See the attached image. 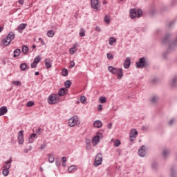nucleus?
<instances>
[{
  "label": "nucleus",
  "mask_w": 177,
  "mask_h": 177,
  "mask_svg": "<svg viewBox=\"0 0 177 177\" xmlns=\"http://www.w3.org/2000/svg\"><path fill=\"white\" fill-rule=\"evenodd\" d=\"M58 97H59V95L56 93H53L48 95L47 98L48 104H56V103H57Z\"/></svg>",
  "instance_id": "2"
},
{
  "label": "nucleus",
  "mask_w": 177,
  "mask_h": 177,
  "mask_svg": "<svg viewBox=\"0 0 177 177\" xmlns=\"http://www.w3.org/2000/svg\"><path fill=\"white\" fill-rule=\"evenodd\" d=\"M97 109L98 111H102V110H103V106H102V104H100L97 106Z\"/></svg>",
  "instance_id": "50"
},
{
  "label": "nucleus",
  "mask_w": 177,
  "mask_h": 177,
  "mask_svg": "<svg viewBox=\"0 0 177 177\" xmlns=\"http://www.w3.org/2000/svg\"><path fill=\"white\" fill-rule=\"evenodd\" d=\"M104 22L106 24H110V17L109 16H105L104 17Z\"/></svg>",
  "instance_id": "41"
},
{
  "label": "nucleus",
  "mask_w": 177,
  "mask_h": 177,
  "mask_svg": "<svg viewBox=\"0 0 177 177\" xmlns=\"http://www.w3.org/2000/svg\"><path fill=\"white\" fill-rule=\"evenodd\" d=\"M136 17L139 19V17H142V15H143V12L142 11L141 9L136 10Z\"/></svg>",
  "instance_id": "27"
},
{
  "label": "nucleus",
  "mask_w": 177,
  "mask_h": 177,
  "mask_svg": "<svg viewBox=\"0 0 177 177\" xmlns=\"http://www.w3.org/2000/svg\"><path fill=\"white\" fill-rule=\"evenodd\" d=\"M62 74L63 77H67L68 75V71L66 68L62 69Z\"/></svg>",
  "instance_id": "35"
},
{
  "label": "nucleus",
  "mask_w": 177,
  "mask_h": 177,
  "mask_svg": "<svg viewBox=\"0 0 177 177\" xmlns=\"http://www.w3.org/2000/svg\"><path fill=\"white\" fill-rule=\"evenodd\" d=\"M78 124H80V120H78V116L77 115H75L68 120L69 127H75V125H78Z\"/></svg>",
  "instance_id": "5"
},
{
  "label": "nucleus",
  "mask_w": 177,
  "mask_h": 177,
  "mask_svg": "<svg viewBox=\"0 0 177 177\" xmlns=\"http://www.w3.org/2000/svg\"><path fill=\"white\" fill-rule=\"evenodd\" d=\"M102 138H103L102 133H97V135L92 138L93 146H97Z\"/></svg>",
  "instance_id": "4"
},
{
  "label": "nucleus",
  "mask_w": 177,
  "mask_h": 177,
  "mask_svg": "<svg viewBox=\"0 0 177 177\" xmlns=\"http://www.w3.org/2000/svg\"><path fill=\"white\" fill-rule=\"evenodd\" d=\"M148 15L149 17H155L156 16V3H151L148 8Z\"/></svg>",
  "instance_id": "3"
},
{
  "label": "nucleus",
  "mask_w": 177,
  "mask_h": 177,
  "mask_svg": "<svg viewBox=\"0 0 177 177\" xmlns=\"http://www.w3.org/2000/svg\"><path fill=\"white\" fill-rule=\"evenodd\" d=\"M35 136H37L36 133H32L28 138V143H34L35 142Z\"/></svg>",
  "instance_id": "22"
},
{
  "label": "nucleus",
  "mask_w": 177,
  "mask_h": 177,
  "mask_svg": "<svg viewBox=\"0 0 177 177\" xmlns=\"http://www.w3.org/2000/svg\"><path fill=\"white\" fill-rule=\"evenodd\" d=\"M62 167H63L64 168H66V162H63V163H62Z\"/></svg>",
  "instance_id": "63"
},
{
  "label": "nucleus",
  "mask_w": 177,
  "mask_h": 177,
  "mask_svg": "<svg viewBox=\"0 0 177 177\" xmlns=\"http://www.w3.org/2000/svg\"><path fill=\"white\" fill-rule=\"evenodd\" d=\"M12 158H10V160L7 162L3 165V169H10L12 164Z\"/></svg>",
  "instance_id": "15"
},
{
  "label": "nucleus",
  "mask_w": 177,
  "mask_h": 177,
  "mask_svg": "<svg viewBox=\"0 0 177 177\" xmlns=\"http://www.w3.org/2000/svg\"><path fill=\"white\" fill-rule=\"evenodd\" d=\"M148 127L147 126H142L141 127L142 131H147Z\"/></svg>",
  "instance_id": "54"
},
{
  "label": "nucleus",
  "mask_w": 177,
  "mask_h": 177,
  "mask_svg": "<svg viewBox=\"0 0 177 177\" xmlns=\"http://www.w3.org/2000/svg\"><path fill=\"white\" fill-rule=\"evenodd\" d=\"M74 66H75V62H74V61H71L70 65H69L70 68H73V67H74Z\"/></svg>",
  "instance_id": "48"
},
{
  "label": "nucleus",
  "mask_w": 177,
  "mask_h": 177,
  "mask_svg": "<svg viewBox=\"0 0 177 177\" xmlns=\"http://www.w3.org/2000/svg\"><path fill=\"white\" fill-rule=\"evenodd\" d=\"M39 42H41V45H45V41H44V39H42V38L39 37Z\"/></svg>",
  "instance_id": "52"
},
{
  "label": "nucleus",
  "mask_w": 177,
  "mask_h": 177,
  "mask_svg": "<svg viewBox=\"0 0 177 177\" xmlns=\"http://www.w3.org/2000/svg\"><path fill=\"white\" fill-rule=\"evenodd\" d=\"M138 153L140 157H145L146 156V147L145 145L140 147Z\"/></svg>",
  "instance_id": "9"
},
{
  "label": "nucleus",
  "mask_w": 177,
  "mask_h": 177,
  "mask_svg": "<svg viewBox=\"0 0 177 177\" xmlns=\"http://www.w3.org/2000/svg\"><path fill=\"white\" fill-rule=\"evenodd\" d=\"M23 130H21L18 133V143L19 145H23L24 143V136L23 135Z\"/></svg>",
  "instance_id": "10"
},
{
  "label": "nucleus",
  "mask_w": 177,
  "mask_h": 177,
  "mask_svg": "<svg viewBox=\"0 0 177 177\" xmlns=\"http://www.w3.org/2000/svg\"><path fill=\"white\" fill-rule=\"evenodd\" d=\"M64 86L66 89H68L71 86V82L70 80H66L64 82Z\"/></svg>",
  "instance_id": "32"
},
{
  "label": "nucleus",
  "mask_w": 177,
  "mask_h": 177,
  "mask_svg": "<svg viewBox=\"0 0 177 177\" xmlns=\"http://www.w3.org/2000/svg\"><path fill=\"white\" fill-rule=\"evenodd\" d=\"M2 174L4 176H8L9 175V169H3Z\"/></svg>",
  "instance_id": "36"
},
{
  "label": "nucleus",
  "mask_w": 177,
  "mask_h": 177,
  "mask_svg": "<svg viewBox=\"0 0 177 177\" xmlns=\"http://www.w3.org/2000/svg\"><path fill=\"white\" fill-rule=\"evenodd\" d=\"M136 68H145V67H149V61L147 58L143 57L138 59V62L136 63Z\"/></svg>",
  "instance_id": "1"
},
{
  "label": "nucleus",
  "mask_w": 177,
  "mask_h": 177,
  "mask_svg": "<svg viewBox=\"0 0 177 177\" xmlns=\"http://www.w3.org/2000/svg\"><path fill=\"white\" fill-rule=\"evenodd\" d=\"M106 57L109 59V60H113V59H114V55H113L111 53H107Z\"/></svg>",
  "instance_id": "40"
},
{
  "label": "nucleus",
  "mask_w": 177,
  "mask_h": 177,
  "mask_svg": "<svg viewBox=\"0 0 177 177\" xmlns=\"http://www.w3.org/2000/svg\"><path fill=\"white\" fill-rule=\"evenodd\" d=\"M6 113H8V107L2 106L0 108V117H2V115H5Z\"/></svg>",
  "instance_id": "18"
},
{
  "label": "nucleus",
  "mask_w": 177,
  "mask_h": 177,
  "mask_svg": "<svg viewBox=\"0 0 177 177\" xmlns=\"http://www.w3.org/2000/svg\"><path fill=\"white\" fill-rule=\"evenodd\" d=\"M72 49H75V50H77V44H74L73 48H72Z\"/></svg>",
  "instance_id": "61"
},
{
  "label": "nucleus",
  "mask_w": 177,
  "mask_h": 177,
  "mask_svg": "<svg viewBox=\"0 0 177 177\" xmlns=\"http://www.w3.org/2000/svg\"><path fill=\"white\" fill-rule=\"evenodd\" d=\"M27 27V24H21L18 27H17V31L18 32L21 33V30H24Z\"/></svg>",
  "instance_id": "20"
},
{
  "label": "nucleus",
  "mask_w": 177,
  "mask_h": 177,
  "mask_svg": "<svg viewBox=\"0 0 177 177\" xmlns=\"http://www.w3.org/2000/svg\"><path fill=\"white\" fill-rule=\"evenodd\" d=\"M45 66L46 68H50L52 67V64H50V59H45Z\"/></svg>",
  "instance_id": "25"
},
{
  "label": "nucleus",
  "mask_w": 177,
  "mask_h": 177,
  "mask_svg": "<svg viewBox=\"0 0 177 177\" xmlns=\"http://www.w3.org/2000/svg\"><path fill=\"white\" fill-rule=\"evenodd\" d=\"M129 13L131 19L136 18V9H131Z\"/></svg>",
  "instance_id": "21"
},
{
  "label": "nucleus",
  "mask_w": 177,
  "mask_h": 177,
  "mask_svg": "<svg viewBox=\"0 0 177 177\" xmlns=\"http://www.w3.org/2000/svg\"><path fill=\"white\" fill-rule=\"evenodd\" d=\"M35 75H39V72H35Z\"/></svg>",
  "instance_id": "64"
},
{
  "label": "nucleus",
  "mask_w": 177,
  "mask_h": 177,
  "mask_svg": "<svg viewBox=\"0 0 177 177\" xmlns=\"http://www.w3.org/2000/svg\"><path fill=\"white\" fill-rule=\"evenodd\" d=\"M169 153V151L167 149L163 150V156H166L167 155H168Z\"/></svg>",
  "instance_id": "51"
},
{
  "label": "nucleus",
  "mask_w": 177,
  "mask_h": 177,
  "mask_svg": "<svg viewBox=\"0 0 177 177\" xmlns=\"http://www.w3.org/2000/svg\"><path fill=\"white\" fill-rule=\"evenodd\" d=\"M68 92V89L66 88L62 87L58 91V96H64Z\"/></svg>",
  "instance_id": "11"
},
{
  "label": "nucleus",
  "mask_w": 177,
  "mask_h": 177,
  "mask_svg": "<svg viewBox=\"0 0 177 177\" xmlns=\"http://www.w3.org/2000/svg\"><path fill=\"white\" fill-rule=\"evenodd\" d=\"M174 122H175V120L171 119V120L169 122V125H172V124H174Z\"/></svg>",
  "instance_id": "58"
},
{
  "label": "nucleus",
  "mask_w": 177,
  "mask_h": 177,
  "mask_svg": "<svg viewBox=\"0 0 177 177\" xmlns=\"http://www.w3.org/2000/svg\"><path fill=\"white\" fill-rule=\"evenodd\" d=\"M10 41L9 39H8L7 37L2 39V44L4 45V46H9L10 45Z\"/></svg>",
  "instance_id": "24"
},
{
  "label": "nucleus",
  "mask_w": 177,
  "mask_h": 177,
  "mask_svg": "<svg viewBox=\"0 0 177 177\" xmlns=\"http://www.w3.org/2000/svg\"><path fill=\"white\" fill-rule=\"evenodd\" d=\"M15 37H16V35L14 32H10L8 35L6 36L7 39L10 40V42H12L13 39H15Z\"/></svg>",
  "instance_id": "13"
},
{
  "label": "nucleus",
  "mask_w": 177,
  "mask_h": 177,
  "mask_svg": "<svg viewBox=\"0 0 177 177\" xmlns=\"http://www.w3.org/2000/svg\"><path fill=\"white\" fill-rule=\"evenodd\" d=\"M91 5L94 10H100V3L99 2V0H91Z\"/></svg>",
  "instance_id": "7"
},
{
  "label": "nucleus",
  "mask_w": 177,
  "mask_h": 177,
  "mask_svg": "<svg viewBox=\"0 0 177 177\" xmlns=\"http://www.w3.org/2000/svg\"><path fill=\"white\" fill-rule=\"evenodd\" d=\"M39 62H41V56L38 55L34 59L33 62L30 64V67L32 68H36V67H37V66H38V63H39Z\"/></svg>",
  "instance_id": "8"
},
{
  "label": "nucleus",
  "mask_w": 177,
  "mask_h": 177,
  "mask_svg": "<svg viewBox=\"0 0 177 177\" xmlns=\"http://www.w3.org/2000/svg\"><path fill=\"white\" fill-rule=\"evenodd\" d=\"M149 106H156V96H153L149 100Z\"/></svg>",
  "instance_id": "29"
},
{
  "label": "nucleus",
  "mask_w": 177,
  "mask_h": 177,
  "mask_svg": "<svg viewBox=\"0 0 177 177\" xmlns=\"http://www.w3.org/2000/svg\"><path fill=\"white\" fill-rule=\"evenodd\" d=\"M20 53H21V50L20 49H15L13 52V57H19V56H20Z\"/></svg>",
  "instance_id": "23"
},
{
  "label": "nucleus",
  "mask_w": 177,
  "mask_h": 177,
  "mask_svg": "<svg viewBox=\"0 0 177 177\" xmlns=\"http://www.w3.org/2000/svg\"><path fill=\"white\" fill-rule=\"evenodd\" d=\"M46 147V145H41V149H45Z\"/></svg>",
  "instance_id": "60"
},
{
  "label": "nucleus",
  "mask_w": 177,
  "mask_h": 177,
  "mask_svg": "<svg viewBox=\"0 0 177 177\" xmlns=\"http://www.w3.org/2000/svg\"><path fill=\"white\" fill-rule=\"evenodd\" d=\"M22 52L26 54L27 52H28V47L27 46H22Z\"/></svg>",
  "instance_id": "39"
},
{
  "label": "nucleus",
  "mask_w": 177,
  "mask_h": 177,
  "mask_svg": "<svg viewBox=\"0 0 177 177\" xmlns=\"http://www.w3.org/2000/svg\"><path fill=\"white\" fill-rule=\"evenodd\" d=\"M47 35L49 38H53L55 35V32H53V30H48L47 32Z\"/></svg>",
  "instance_id": "33"
},
{
  "label": "nucleus",
  "mask_w": 177,
  "mask_h": 177,
  "mask_svg": "<svg viewBox=\"0 0 177 177\" xmlns=\"http://www.w3.org/2000/svg\"><path fill=\"white\" fill-rule=\"evenodd\" d=\"M95 30V31H97V32H100V31H102V29L99 26H96Z\"/></svg>",
  "instance_id": "53"
},
{
  "label": "nucleus",
  "mask_w": 177,
  "mask_h": 177,
  "mask_svg": "<svg viewBox=\"0 0 177 177\" xmlns=\"http://www.w3.org/2000/svg\"><path fill=\"white\" fill-rule=\"evenodd\" d=\"M115 75H117L118 80H121L122 77H124V73H122V68H118L117 72L115 73Z\"/></svg>",
  "instance_id": "12"
},
{
  "label": "nucleus",
  "mask_w": 177,
  "mask_h": 177,
  "mask_svg": "<svg viewBox=\"0 0 177 177\" xmlns=\"http://www.w3.org/2000/svg\"><path fill=\"white\" fill-rule=\"evenodd\" d=\"M123 66L125 68H128L129 67H131V58L129 57L126 58L123 64Z\"/></svg>",
  "instance_id": "14"
},
{
  "label": "nucleus",
  "mask_w": 177,
  "mask_h": 177,
  "mask_svg": "<svg viewBox=\"0 0 177 177\" xmlns=\"http://www.w3.org/2000/svg\"><path fill=\"white\" fill-rule=\"evenodd\" d=\"M48 161L50 164L55 162V156H53V155L48 153Z\"/></svg>",
  "instance_id": "28"
},
{
  "label": "nucleus",
  "mask_w": 177,
  "mask_h": 177,
  "mask_svg": "<svg viewBox=\"0 0 177 177\" xmlns=\"http://www.w3.org/2000/svg\"><path fill=\"white\" fill-rule=\"evenodd\" d=\"M177 83V77L174 78L172 83H171V86L174 87L175 86V84Z\"/></svg>",
  "instance_id": "49"
},
{
  "label": "nucleus",
  "mask_w": 177,
  "mask_h": 177,
  "mask_svg": "<svg viewBox=\"0 0 177 177\" xmlns=\"http://www.w3.org/2000/svg\"><path fill=\"white\" fill-rule=\"evenodd\" d=\"M28 151H30V150L28 149H26L24 150V153H28Z\"/></svg>",
  "instance_id": "62"
},
{
  "label": "nucleus",
  "mask_w": 177,
  "mask_h": 177,
  "mask_svg": "<svg viewBox=\"0 0 177 177\" xmlns=\"http://www.w3.org/2000/svg\"><path fill=\"white\" fill-rule=\"evenodd\" d=\"M27 68V64L23 63L20 65V69L21 71H26V69Z\"/></svg>",
  "instance_id": "34"
},
{
  "label": "nucleus",
  "mask_w": 177,
  "mask_h": 177,
  "mask_svg": "<svg viewBox=\"0 0 177 177\" xmlns=\"http://www.w3.org/2000/svg\"><path fill=\"white\" fill-rule=\"evenodd\" d=\"M12 84L13 85H16L17 86H19L20 85H21V82L19 81V80H15V81L12 82Z\"/></svg>",
  "instance_id": "38"
},
{
  "label": "nucleus",
  "mask_w": 177,
  "mask_h": 177,
  "mask_svg": "<svg viewBox=\"0 0 177 177\" xmlns=\"http://www.w3.org/2000/svg\"><path fill=\"white\" fill-rule=\"evenodd\" d=\"M18 3H19V5H24V0H19Z\"/></svg>",
  "instance_id": "55"
},
{
  "label": "nucleus",
  "mask_w": 177,
  "mask_h": 177,
  "mask_svg": "<svg viewBox=\"0 0 177 177\" xmlns=\"http://www.w3.org/2000/svg\"><path fill=\"white\" fill-rule=\"evenodd\" d=\"M80 102L81 103H85V102H86V97L84 95L80 97Z\"/></svg>",
  "instance_id": "45"
},
{
  "label": "nucleus",
  "mask_w": 177,
  "mask_h": 177,
  "mask_svg": "<svg viewBox=\"0 0 177 177\" xmlns=\"http://www.w3.org/2000/svg\"><path fill=\"white\" fill-rule=\"evenodd\" d=\"M85 143H86V149H91V140L89 138H86L85 140Z\"/></svg>",
  "instance_id": "31"
},
{
  "label": "nucleus",
  "mask_w": 177,
  "mask_h": 177,
  "mask_svg": "<svg viewBox=\"0 0 177 177\" xmlns=\"http://www.w3.org/2000/svg\"><path fill=\"white\" fill-rule=\"evenodd\" d=\"M79 35L80 36V37H85V30H84V28H81L80 29V33H79Z\"/></svg>",
  "instance_id": "42"
},
{
  "label": "nucleus",
  "mask_w": 177,
  "mask_h": 177,
  "mask_svg": "<svg viewBox=\"0 0 177 177\" xmlns=\"http://www.w3.org/2000/svg\"><path fill=\"white\" fill-rule=\"evenodd\" d=\"M136 136H138V131L135 129H132L129 134V138H135Z\"/></svg>",
  "instance_id": "17"
},
{
  "label": "nucleus",
  "mask_w": 177,
  "mask_h": 177,
  "mask_svg": "<svg viewBox=\"0 0 177 177\" xmlns=\"http://www.w3.org/2000/svg\"><path fill=\"white\" fill-rule=\"evenodd\" d=\"M32 106H34V102L32 101H29L26 104L27 107H32Z\"/></svg>",
  "instance_id": "46"
},
{
  "label": "nucleus",
  "mask_w": 177,
  "mask_h": 177,
  "mask_svg": "<svg viewBox=\"0 0 177 177\" xmlns=\"http://www.w3.org/2000/svg\"><path fill=\"white\" fill-rule=\"evenodd\" d=\"M69 52H70L71 55H74V53H75V52H77V50H75L74 48H70Z\"/></svg>",
  "instance_id": "47"
},
{
  "label": "nucleus",
  "mask_w": 177,
  "mask_h": 177,
  "mask_svg": "<svg viewBox=\"0 0 177 177\" xmlns=\"http://www.w3.org/2000/svg\"><path fill=\"white\" fill-rule=\"evenodd\" d=\"M62 162H66V161H67V158H66V157H62Z\"/></svg>",
  "instance_id": "57"
},
{
  "label": "nucleus",
  "mask_w": 177,
  "mask_h": 177,
  "mask_svg": "<svg viewBox=\"0 0 177 177\" xmlns=\"http://www.w3.org/2000/svg\"><path fill=\"white\" fill-rule=\"evenodd\" d=\"M35 132L37 135H41L42 133V129H41V127H39L35 130Z\"/></svg>",
  "instance_id": "44"
},
{
  "label": "nucleus",
  "mask_w": 177,
  "mask_h": 177,
  "mask_svg": "<svg viewBox=\"0 0 177 177\" xmlns=\"http://www.w3.org/2000/svg\"><path fill=\"white\" fill-rule=\"evenodd\" d=\"M117 39H115V37H110L109 39V44L111 46H113V45H114V42H116Z\"/></svg>",
  "instance_id": "30"
},
{
  "label": "nucleus",
  "mask_w": 177,
  "mask_h": 177,
  "mask_svg": "<svg viewBox=\"0 0 177 177\" xmlns=\"http://www.w3.org/2000/svg\"><path fill=\"white\" fill-rule=\"evenodd\" d=\"M118 70V68L113 66H109L108 67V71H109V73H111V74H114L115 75V73H117V71Z\"/></svg>",
  "instance_id": "19"
},
{
  "label": "nucleus",
  "mask_w": 177,
  "mask_h": 177,
  "mask_svg": "<svg viewBox=\"0 0 177 177\" xmlns=\"http://www.w3.org/2000/svg\"><path fill=\"white\" fill-rule=\"evenodd\" d=\"M120 145H121V141H120V140H116L114 142V146L115 147H118V146H120Z\"/></svg>",
  "instance_id": "43"
},
{
  "label": "nucleus",
  "mask_w": 177,
  "mask_h": 177,
  "mask_svg": "<svg viewBox=\"0 0 177 177\" xmlns=\"http://www.w3.org/2000/svg\"><path fill=\"white\" fill-rule=\"evenodd\" d=\"M103 123L100 120H95L93 122L94 128H102Z\"/></svg>",
  "instance_id": "16"
},
{
  "label": "nucleus",
  "mask_w": 177,
  "mask_h": 177,
  "mask_svg": "<svg viewBox=\"0 0 177 177\" xmlns=\"http://www.w3.org/2000/svg\"><path fill=\"white\" fill-rule=\"evenodd\" d=\"M100 103H106L107 102V98L106 97H100L99 98Z\"/></svg>",
  "instance_id": "37"
},
{
  "label": "nucleus",
  "mask_w": 177,
  "mask_h": 177,
  "mask_svg": "<svg viewBox=\"0 0 177 177\" xmlns=\"http://www.w3.org/2000/svg\"><path fill=\"white\" fill-rule=\"evenodd\" d=\"M56 166L57 167H60L61 164H60V161H56L55 162Z\"/></svg>",
  "instance_id": "59"
},
{
  "label": "nucleus",
  "mask_w": 177,
  "mask_h": 177,
  "mask_svg": "<svg viewBox=\"0 0 177 177\" xmlns=\"http://www.w3.org/2000/svg\"><path fill=\"white\" fill-rule=\"evenodd\" d=\"M112 127H113V123H109V124L107 125L108 129H111Z\"/></svg>",
  "instance_id": "56"
},
{
  "label": "nucleus",
  "mask_w": 177,
  "mask_h": 177,
  "mask_svg": "<svg viewBox=\"0 0 177 177\" xmlns=\"http://www.w3.org/2000/svg\"><path fill=\"white\" fill-rule=\"evenodd\" d=\"M103 161V156L102 153H99L96 155L95 158L94 166L99 167V165H102V162Z\"/></svg>",
  "instance_id": "6"
},
{
  "label": "nucleus",
  "mask_w": 177,
  "mask_h": 177,
  "mask_svg": "<svg viewBox=\"0 0 177 177\" xmlns=\"http://www.w3.org/2000/svg\"><path fill=\"white\" fill-rule=\"evenodd\" d=\"M68 172H75L77 171V166L75 165H71L68 168Z\"/></svg>",
  "instance_id": "26"
}]
</instances>
